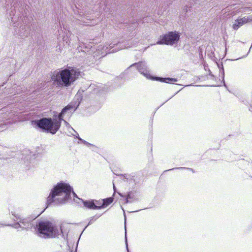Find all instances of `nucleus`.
Here are the masks:
<instances>
[{"label": "nucleus", "mask_w": 252, "mask_h": 252, "mask_svg": "<svg viewBox=\"0 0 252 252\" xmlns=\"http://www.w3.org/2000/svg\"><path fill=\"white\" fill-rule=\"evenodd\" d=\"M71 194L74 197H77L76 194L73 191V188L68 184L63 182L58 183L51 190L47 198L46 207L52 203L56 205L65 204L71 198Z\"/></svg>", "instance_id": "obj_1"}, {"label": "nucleus", "mask_w": 252, "mask_h": 252, "mask_svg": "<svg viewBox=\"0 0 252 252\" xmlns=\"http://www.w3.org/2000/svg\"><path fill=\"white\" fill-rule=\"evenodd\" d=\"M79 69L72 66H67L59 71L56 70L51 76L53 84L59 88L70 86L80 75Z\"/></svg>", "instance_id": "obj_2"}, {"label": "nucleus", "mask_w": 252, "mask_h": 252, "mask_svg": "<svg viewBox=\"0 0 252 252\" xmlns=\"http://www.w3.org/2000/svg\"><path fill=\"white\" fill-rule=\"evenodd\" d=\"M9 18L11 20L10 24L15 29L16 33L22 38L28 36L31 31V24L27 21V18L21 19V12L16 11L15 7L11 9L9 13Z\"/></svg>", "instance_id": "obj_3"}, {"label": "nucleus", "mask_w": 252, "mask_h": 252, "mask_svg": "<svg viewBox=\"0 0 252 252\" xmlns=\"http://www.w3.org/2000/svg\"><path fill=\"white\" fill-rule=\"evenodd\" d=\"M62 122L54 114L52 118L43 117L38 120L32 121V124L41 129L42 131L55 134L59 130L61 126Z\"/></svg>", "instance_id": "obj_4"}, {"label": "nucleus", "mask_w": 252, "mask_h": 252, "mask_svg": "<svg viewBox=\"0 0 252 252\" xmlns=\"http://www.w3.org/2000/svg\"><path fill=\"white\" fill-rule=\"evenodd\" d=\"M34 229L37 236L44 239L57 238L60 235L58 226L49 220H37Z\"/></svg>", "instance_id": "obj_5"}, {"label": "nucleus", "mask_w": 252, "mask_h": 252, "mask_svg": "<svg viewBox=\"0 0 252 252\" xmlns=\"http://www.w3.org/2000/svg\"><path fill=\"white\" fill-rule=\"evenodd\" d=\"M84 101L85 99L83 98V94L81 91L79 90L73 99L63 107L61 112L56 114L61 122L64 121V119L69 120L80 104L81 103H84Z\"/></svg>", "instance_id": "obj_6"}, {"label": "nucleus", "mask_w": 252, "mask_h": 252, "mask_svg": "<svg viewBox=\"0 0 252 252\" xmlns=\"http://www.w3.org/2000/svg\"><path fill=\"white\" fill-rule=\"evenodd\" d=\"M134 66L136 67L137 70L141 74H143L147 78L152 80L168 84H173L178 81L177 79L171 77H161L156 76H151L150 74L147 63L145 61L139 62L138 63H133L129 67L131 68Z\"/></svg>", "instance_id": "obj_7"}, {"label": "nucleus", "mask_w": 252, "mask_h": 252, "mask_svg": "<svg viewBox=\"0 0 252 252\" xmlns=\"http://www.w3.org/2000/svg\"><path fill=\"white\" fill-rule=\"evenodd\" d=\"M15 110H11L10 112L6 110L0 115V131L6 129L10 125L15 123L19 118V114Z\"/></svg>", "instance_id": "obj_8"}, {"label": "nucleus", "mask_w": 252, "mask_h": 252, "mask_svg": "<svg viewBox=\"0 0 252 252\" xmlns=\"http://www.w3.org/2000/svg\"><path fill=\"white\" fill-rule=\"evenodd\" d=\"M181 33L176 31L168 32L161 35L156 44L173 46L178 44L180 39Z\"/></svg>", "instance_id": "obj_9"}, {"label": "nucleus", "mask_w": 252, "mask_h": 252, "mask_svg": "<svg viewBox=\"0 0 252 252\" xmlns=\"http://www.w3.org/2000/svg\"><path fill=\"white\" fill-rule=\"evenodd\" d=\"M133 45L131 40L120 38L118 41H114L109 45L107 47V52L109 54L116 52L120 50L131 47Z\"/></svg>", "instance_id": "obj_10"}, {"label": "nucleus", "mask_w": 252, "mask_h": 252, "mask_svg": "<svg viewBox=\"0 0 252 252\" xmlns=\"http://www.w3.org/2000/svg\"><path fill=\"white\" fill-rule=\"evenodd\" d=\"M16 220H19V222L22 225V230H28L33 226L32 221L36 217H30L26 218H22L20 215L16 214L14 212H11Z\"/></svg>", "instance_id": "obj_11"}, {"label": "nucleus", "mask_w": 252, "mask_h": 252, "mask_svg": "<svg viewBox=\"0 0 252 252\" xmlns=\"http://www.w3.org/2000/svg\"><path fill=\"white\" fill-rule=\"evenodd\" d=\"M119 176L123 177V180L124 182L128 183L130 186L134 188L136 185L135 181L134 179V176L128 174H120Z\"/></svg>", "instance_id": "obj_12"}, {"label": "nucleus", "mask_w": 252, "mask_h": 252, "mask_svg": "<svg viewBox=\"0 0 252 252\" xmlns=\"http://www.w3.org/2000/svg\"><path fill=\"white\" fill-rule=\"evenodd\" d=\"M12 88H14L13 90V94L12 95H10L8 96L6 99L11 100L12 98H14L13 97V95H16V94H20L22 92H25V88L21 86H12Z\"/></svg>", "instance_id": "obj_13"}, {"label": "nucleus", "mask_w": 252, "mask_h": 252, "mask_svg": "<svg viewBox=\"0 0 252 252\" xmlns=\"http://www.w3.org/2000/svg\"><path fill=\"white\" fill-rule=\"evenodd\" d=\"M87 91V93L91 92L92 94H97L100 93L101 89H100V87L97 85H95V84H91L88 88Z\"/></svg>", "instance_id": "obj_14"}, {"label": "nucleus", "mask_w": 252, "mask_h": 252, "mask_svg": "<svg viewBox=\"0 0 252 252\" xmlns=\"http://www.w3.org/2000/svg\"><path fill=\"white\" fill-rule=\"evenodd\" d=\"M119 194L123 197H125V203L126 204L129 203H132L133 201L132 199H133L134 197V193L132 191H129L127 193V194L125 195H123L122 193L119 192Z\"/></svg>", "instance_id": "obj_15"}, {"label": "nucleus", "mask_w": 252, "mask_h": 252, "mask_svg": "<svg viewBox=\"0 0 252 252\" xmlns=\"http://www.w3.org/2000/svg\"><path fill=\"white\" fill-rule=\"evenodd\" d=\"M94 200H85L83 201V205L88 209L95 210V209L97 208L94 206Z\"/></svg>", "instance_id": "obj_16"}, {"label": "nucleus", "mask_w": 252, "mask_h": 252, "mask_svg": "<svg viewBox=\"0 0 252 252\" xmlns=\"http://www.w3.org/2000/svg\"><path fill=\"white\" fill-rule=\"evenodd\" d=\"M217 66L220 70V73L221 74L222 81L223 84V86L227 88V87L226 85L225 84V81H224V70L223 68V66L222 64V63L221 62L220 63H217Z\"/></svg>", "instance_id": "obj_17"}, {"label": "nucleus", "mask_w": 252, "mask_h": 252, "mask_svg": "<svg viewBox=\"0 0 252 252\" xmlns=\"http://www.w3.org/2000/svg\"><path fill=\"white\" fill-rule=\"evenodd\" d=\"M90 106L93 107L95 111L99 109L101 106V103L99 101L95 102L94 100H90Z\"/></svg>", "instance_id": "obj_18"}, {"label": "nucleus", "mask_w": 252, "mask_h": 252, "mask_svg": "<svg viewBox=\"0 0 252 252\" xmlns=\"http://www.w3.org/2000/svg\"><path fill=\"white\" fill-rule=\"evenodd\" d=\"M113 199L112 197H108L102 199V208H105L112 203Z\"/></svg>", "instance_id": "obj_19"}, {"label": "nucleus", "mask_w": 252, "mask_h": 252, "mask_svg": "<svg viewBox=\"0 0 252 252\" xmlns=\"http://www.w3.org/2000/svg\"><path fill=\"white\" fill-rule=\"evenodd\" d=\"M14 88H12L11 87H6L4 88V89L2 90L1 94L3 95H5L6 94H13V90Z\"/></svg>", "instance_id": "obj_20"}, {"label": "nucleus", "mask_w": 252, "mask_h": 252, "mask_svg": "<svg viewBox=\"0 0 252 252\" xmlns=\"http://www.w3.org/2000/svg\"><path fill=\"white\" fill-rule=\"evenodd\" d=\"M243 24L242 21H240V18L235 20V23L233 25V28L235 30H238Z\"/></svg>", "instance_id": "obj_21"}, {"label": "nucleus", "mask_w": 252, "mask_h": 252, "mask_svg": "<svg viewBox=\"0 0 252 252\" xmlns=\"http://www.w3.org/2000/svg\"><path fill=\"white\" fill-rule=\"evenodd\" d=\"M187 170L191 171L192 173L195 172V171L192 168H189V167H175V168H173L169 169V170H166L165 171V172H167V171H171V170Z\"/></svg>", "instance_id": "obj_22"}, {"label": "nucleus", "mask_w": 252, "mask_h": 252, "mask_svg": "<svg viewBox=\"0 0 252 252\" xmlns=\"http://www.w3.org/2000/svg\"><path fill=\"white\" fill-rule=\"evenodd\" d=\"M94 206H96L97 208H95V210H99L102 209V199L96 200H94Z\"/></svg>", "instance_id": "obj_23"}, {"label": "nucleus", "mask_w": 252, "mask_h": 252, "mask_svg": "<svg viewBox=\"0 0 252 252\" xmlns=\"http://www.w3.org/2000/svg\"><path fill=\"white\" fill-rule=\"evenodd\" d=\"M82 143H83L84 145H86L88 147H92V150L93 151H95V149L97 148V147L95 145L89 143L88 142L86 141L85 140H83L82 141Z\"/></svg>", "instance_id": "obj_24"}, {"label": "nucleus", "mask_w": 252, "mask_h": 252, "mask_svg": "<svg viewBox=\"0 0 252 252\" xmlns=\"http://www.w3.org/2000/svg\"><path fill=\"white\" fill-rule=\"evenodd\" d=\"M17 222L16 223H14L12 224H8V225L11 226L12 227L17 229L19 228H21L22 229V225H21V223L19 222V220H17Z\"/></svg>", "instance_id": "obj_25"}, {"label": "nucleus", "mask_w": 252, "mask_h": 252, "mask_svg": "<svg viewBox=\"0 0 252 252\" xmlns=\"http://www.w3.org/2000/svg\"><path fill=\"white\" fill-rule=\"evenodd\" d=\"M240 21H242L243 24H244L249 22L252 21V18L250 17H244L242 18H240Z\"/></svg>", "instance_id": "obj_26"}, {"label": "nucleus", "mask_w": 252, "mask_h": 252, "mask_svg": "<svg viewBox=\"0 0 252 252\" xmlns=\"http://www.w3.org/2000/svg\"><path fill=\"white\" fill-rule=\"evenodd\" d=\"M100 215H95L90 218V221L87 226L91 224L94 221H95L97 219L100 217Z\"/></svg>", "instance_id": "obj_27"}, {"label": "nucleus", "mask_w": 252, "mask_h": 252, "mask_svg": "<svg viewBox=\"0 0 252 252\" xmlns=\"http://www.w3.org/2000/svg\"><path fill=\"white\" fill-rule=\"evenodd\" d=\"M81 44V45H80L79 46L81 47V50L83 52H89V51L87 49L90 48V45H88V46H86L84 43H82Z\"/></svg>", "instance_id": "obj_28"}, {"label": "nucleus", "mask_w": 252, "mask_h": 252, "mask_svg": "<svg viewBox=\"0 0 252 252\" xmlns=\"http://www.w3.org/2000/svg\"><path fill=\"white\" fill-rule=\"evenodd\" d=\"M64 123V125L68 129V130L69 131V132H70V131H69V129H71V130H72L73 132H74L75 130L70 125V124L66 121H65V120H64V121H63Z\"/></svg>", "instance_id": "obj_29"}, {"label": "nucleus", "mask_w": 252, "mask_h": 252, "mask_svg": "<svg viewBox=\"0 0 252 252\" xmlns=\"http://www.w3.org/2000/svg\"><path fill=\"white\" fill-rule=\"evenodd\" d=\"M190 8H192V4H190V5L189 6V5H186L183 9L184 12L185 13H187L188 12V11H191Z\"/></svg>", "instance_id": "obj_30"}, {"label": "nucleus", "mask_w": 252, "mask_h": 252, "mask_svg": "<svg viewBox=\"0 0 252 252\" xmlns=\"http://www.w3.org/2000/svg\"><path fill=\"white\" fill-rule=\"evenodd\" d=\"M125 229H126V227L125 226ZM125 242H126V249L127 252H129L128 247V244H127V237L126 234H125Z\"/></svg>", "instance_id": "obj_31"}, {"label": "nucleus", "mask_w": 252, "mask_h": 252, "mask_svg": "<svg viewBox=\"0 0 252 252\" xmlns=\"http://www.w3.org/2000/svg\"><path fill=\"white\" fill-rule=\"evenodd\" d=\"M125 229H126V227L125 226ZM125 242H126V249L127 252H129L128 247V244H127V237L126 234H125Z\"/></svg>", "instance_id": "obj_32"}, {"label": "nucleus", "mask_w": 252, "mask_h": 252, "mask_svg": "<svg viewBox=\"0 0 252 252\" xmlns=\"http://www.w3.org/2000/svg\"><path fill=\"white\" fill-rule=\"evenodd\" d=\"M74 133H75L77 135H78V136H76V138H77L80 142H82V141L84 140L83 139H82L79 135L78 133L76 131H75L74 132Z\"/></svg>", "instance_id": "obj_33"}, {"label": "nucleus", "mask_w": 252, "mask_h": 252, "mask_svg": "<svg viewBox=\"0 0 252 252\" xmlns=\"http://www.w3.org/2000/svg\"><path fill=\"white\" fill-rule=\"evenodd\" d=\"M209 75L211 76V79H215V76L212 73V72L210 70H209Z\"/></svg>", "instance_id": "obj_34"}, {"label": "nucleus", "mask_w": 252, "mask_h": 252, "mask_svg": "<svg viewBox=\"0 0 252 252\" xmlns=\"http://www.w3.org/2000/svg\"><path fill=\"white\" fill-rule=\"evenodd\" d=\"M8 108L10 109V108H12V107L11 106H9L7 107H6V108H4L5 110H2V111H6V109L7 110V109H8Z\"/></svg>", "instance_id": "obj_35"}, {"label": "nucleus", "mask_w": 252, "mask_h": 252, "mask_svg": "<svg viewBox=\"0 0 252 252\" xmlns=\"http://www.w3.org/2000/svg\"><path fill=\"white\" fill-rule=\"evenodd\" d=\"M113 189H114V193L115 192L116 190V187L115 186V185L113 183Z\"/></svg>", "instance_id": "obj_36"}, {"label": "nucleus", "mask_w": 252, "mask_h": 252, "mask_svg": "<svg viewBox=\"0 0 252 252\" xmlns=\"http://www.w3.org/2000/svg\"><path fill=\"white\" fill-rule=\"evenodd\" d=\"M71 134H72V135H73V136H74L75 137H76V136H78V135H77L76 134V135H75V134H74L73 133H71Z\"/></svg>", "instance_id": "obj_37"}, {"label": "nucleus", "mask_w": 252, "mask_h": 252, "mask_svg": "<svg viewBox=\"0 0 252 252\" xmlns=\"http://www.w3.org/2000/svg\"><path fill=\"white\" fill-rule=\"evenodd\" d=\"M249 110H250V111L252 112V106H251L250 107V108H249Z\"/></svg>", "instance_id": "obj_38"}, {"label": "nucleus", "mask_w": 252, "mask_h": 252, "mask_svg": "<svg viewBox=\"0 0 252 252\" xmlns=\"http://www.w3.org/2000/svg\"><path fill=\"white\" fill-rule=\"evenodd\" d=\"M4 225L2 223H0V227L3 226Z\"/></svg>", "instance_id": "obj_39"}, {"label": "nucleus", "mask_w": 252, "mask_h": 252, "mask_svg": "<svg viewBox=\"0 0 252 252\" xmlns=\"http://www.w3.org/2000/svg\"><path fill=\"white\" fill-rule=\"evenodd\" d=\"M141 209L139 210H138V211H133V212H138V211H141Z\"/></svg>", "instance_id": "obj_40"}, {"label": "nucleus", "mask_w": 252, "mask_h": 252, "mask_svg": "<svg viewBox=\"0 0 252 252\" xmlns=\"http://www.w3.org/2000/svg\"><path fill=\"white\" fill-rule=\"evenodd\" d=\"M87 225L85 227V228L84 229V230H82V232H84V230L87 227Z\"/></svg>", "instance_id": "obj_41"}, {"label": "nucleus", "mask_w": 252, "mask_h": 252, "mask_svg": "<svg viewBox=\"0 0 252 252\" xmlns=\"http://www.w3.org/2000/svg\"><path fill=\"white\" fill-rule=\"evenodd\" d=\"M87 225L85 227V228L84 229V230H82V232H84V230L87 227Z\"/></svg>", "instance_id": "obj_42"}, {"label": "nucleus", "mask_w": 252, "mask_h": 252, "mask_svg": "<svg viewBox=\"0 0 252 252\" xmlns=\"http://www.w3.org/2000/svg\"><path fill=\"white\" fill-rule=\"evenodd\" d=\"M71 252H73V251H72ZM74 252H77V247L76 248V250H75V251Z\"/></svg>", "instance_id": "obj_43"}, {"label": "nucleus", "mask_w": 252, "mask_h": 252, "mask_svg": "<svg viewBox=\"0 0 252 252\" xmlns=\"http://www.w3.org/2000/svg\"><path fill=\"white\" fill-rule=\"evenodd\" d=\"M170 98H168V100H166V102H167V101H168V100H170Z\"/></svg>", "instance_id": "obj_44"}, {"label": "nucleus", "mask_w": 252, "mask_h": 252, "mask_svg": "<svg viewBox=\"0 0 252 252\" xmlns=\"http://www.w3.org/2000/svg\"><path fill=\"white\" fill-rule=\"evenodd\" d=\"M170 98H168V100H166V102H167V101H168V100H170Z\"/></svg>", "instance_id": "obj_45"}, {"label": "nucleus", "mask_w": 252, "mask_h": 252, "mask_svg": "<svg viewBox=\"0 0 252 252\" xmlns=\"http://www.w3.org/2000/svg\"><path fill=\"white\" fill-rule=\"evenodd\" d=\"M170 98H168V100H166V102H167V101H168V100H170Z\"/></svg>", "instance_id": "obj_46"}, {"label": "nucleus", "mask_w": 252, "mask_h": 252, "mask_svg": "<svg viewBox=\"0 0 252 252\" xmlns=\"http://www.w3.org/2000/svg\"><path fill=\"white\" fill-rule=\"evenodd\" d=\"M170 98H168V100H166V102H167V101H168V100H170Z\"/></svg>", "instance_id": "obj_47"}, {"label": "nucleus", "mask_w": 252, "mask_h": 252, "mask_svg": "<svg viewBox=\"0 0 252 252\" xmlns=\"http://www.w3.org/2000/svg\"><path fill=\"white\" fill-rule=\"evenodd\" d=\"M60 230H61V231H62V228H61V227H60Z\"/></svg>", "instance_id": "obj_48"}]
</instances>
